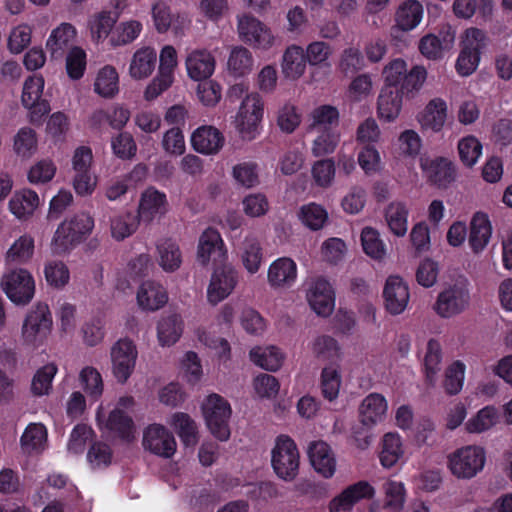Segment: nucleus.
<instances>
[{
	"instance_id": "obj_1",
	"label": "nucleus",
	"mask_w": 512,
	"mask_h": 512,
	"mask_svg": "<svg viewBox=\"0 0 512 512\" xmlns=\"http://www.w3.org/2000/svg\"><path fill=\"white\" fill-rule=\"evenodd\" d=\"M135 405L131 396L120 397L115 407L106 414L103 406L96 411V420L100 431L107 437L131 441L135 438V425L131 417Z\"/></svg>"
},
{
	"instance_id": "obj_2",
	"label": "nucleus",
	"mask_w": 512,
	"mask_h": 512,
	"mask_svg": "<svg viewBox=\"0 0 512 512\" xmlns=\"http://www.w3.org/2000/svg\"><path fill=\"white\" fill-rule=\"evenodd\" d=\"M94 228L93 217L86 212H80L66 218L57 227L51 241L53 253L61 255L69 252L83 242Z\"/></svg>"
},
{
	"instance_id": "obj_3",
	"label": "nucleus",
	"mask_w": 512,
	"mask_h": 512,
	"mask_svg": "<svg viewBox=\"0 0 512 512\" xmlns=\"http://www.w3.org/2000/svg\"><path fill=\"white\" fill-rule=\"evenodd\" d=\"M264 101L258 92H250L242 99L233 118V125L244 141L255 140L262 131Z\"/></svg>"
},
{
	"instance_id": "obj_4",
	"label": "nucleus",
	"mask_w": 512,
	"mask_h": 512,
	"mask_svg": "<svg viewBox=\"0 0 512 512\" xmlns=\"http://www.w3.org/2000/svg\"><path fill=\"white\" fill-rule=\"evenodd\" d=\"M53 330V317L47 303L37 302L26 313L21 327L24 344L39 348L46 343Z\"/></svg>"
},
{
	"instance_id": "obj_5",
	"label": "nucleus",
	"mask_w": 512,
	"mask_h": 512,
	"mask_svg": "<svg viewBox=\"0 0 512 512\" xmlns=\"http://www.w3.org/2000/svg\"><path fill=\"white\" fill-rule=\"evenodd\" d=\"M385 87L397 88L406 95L418 92L427 78V71L416 65L408 71L407 63L400 58L390 61L383 69Z\"/></svg>"
},
{
	"instance_id": "obj_6",
	"label": "nucleus",
	"mask_w": 512,
	"mask_h": 512,
	"mask_svg": "<svg viewBox=\"0 0 512 512\" xmlns=\"http://www.w3.org/2000/svg\"><path fill=\"white\" fill-rule=\"evenodd\" d=\"M271 466L276 476L293 481L300 466V453L295 441L287 435H279L271 449Z\"/></svg>"
},
{
	"instance_id": "obj_7",
	"label": "nucleus",
	"mask_w": 512,
	"mask_h": 512,
	"mask_svg": "<svg viewBox=\"0 0 512 512\" xmlns=\"http://www.w3.org/2000/svg\"><path fill=\"white\" fill-rule=\"evenodd\" d=\"M201 408L211 434L220 441H227L231 435L229 421L232 408L229 402L221 395L213 393L205 398Z\"/></svg>"
},
{
	"instance_id": "obj_8",
	"label": "nucleus",
	"mask_w": 512,
	"mask_h": 512,
	"mask_svg": "<svg viewBox=\"0 0 512 512\" xmlns=\"http://www.w3.org/2000/svg\"><path fill=\"white\" fill-rule=\"evenodd\" d=\"M486 463V451L479 445L456 449L447 458V467L458 479H471L481 472Z\"/></svg>"
},
{
	"instance_id": "obj_9",
	"label": "nucleus",
	"mask_w": 512,
	"mask_h": 512,
	"mask_svg": "<svg viewBox=\"0 0 512 512\" xmlns=\"http://www.w3.org/2000/svg\"><path fill=\"white\" fill-rule=\"evenodd\" d=\"M470 293L466 279L447 285L433 304L434 312L441 318L449 319L463 313L469 306Z\"/></svg>"
},
{
	"instance_id": "obj_10",
	"label": "nucleus",
	"mask_w": 512,
	"mask_h": 512,
	"mask_svg": "<svg viewBox=\"0 0 512 512\" xmlns=\"http://www.w3.org/2000/svg\"><path fill=\"white\" fill-rule=\"evenodd\" d=\"M0 286L7 298L18 306L29 304L35 295L34 277L24 268H15L4 273Z\"/></svg>"
},
{
	"instance_id": "obj_11",
	"label": "nucleus",
	"mask_w": 512,
	"mask_h": 512,
	"mask_svg": "<svg viewBox=\"0 0 512 512\" xmlns=\"http://www.w3.org/2000/svg\"><path fill=\"white\" fill-rule=\"evenodd\" d=\"M138 349L133 340L120 338L110 348L111 373L119 384H125L135 371Z\"/></svg>"
},
{
	"instance_id": "obj_12",
	"label": "nucleus",
	"mask_w": 512,
	"mask_h": 512,
	"mask_svg": "<svg viewBox=\"0 0 512 512\" xmlns=\"http://www.w3.org/2000/svg\"><path fill=\"white\" fill-rule=\"evenodd\" d=\"M159 62L157 75L144 91V98L147 101L156 99L173 84L178 66L176 49L172 45H165L160 51Z\"/></svg>"
},
{
	"instance_id": "obj_13",
	"label": "nucleus",
	"mask_w": 512,
	"mask_h": 512,
	"mask_svg": "<svg viewBox=\"0 0 512 512\" xmlns=\"http://www.w3.org/2000/svg\"><path fill=\"white\" fill-rule=\"evenodd\" d=\"M237 34L242 42L255 49L268 50L275 41L271 29L265 23L246 13L237 16Z\"/></svg>"
},
{
	"instance_id": "obj_14",
	"label": "nucleus",
	"mask_w": 512,
	"mask_h": 512,
	"mask_svg": "<svg viewBox=\"0 0 512 512\" xmlns=\"http://www.w3.org/2000/svg\"><path fill=\"white\" fill-rule=\"evenodd\" d=\"M306 300L319 316H329L335 307V293L330 282L321 276L311 277L305 282Z\"/></svg>"
},
{
	"instance_id": "obj_15",
	"label": "nucleus",
	"mask_w": 512,
	"mask_h": 512,
	"mask_svg": "<svg viewBox=\"0 0 512 512\" xmlns=\"http://www.w3.org/2000/svg\"><path fill=\"white\" fill-rule=\"evenodd\" d=\"M237 283L238 272L233 266L223 265L216 268L207 287L208 302L217 305L233 292Z\"/></svg>"
},
{
	"instance_id": "obj_16",
	"label": "nucleus",
	"mask_w": 512,
	"mask_h": 512,
	"mask_svg": "<svg viewBox=\"0 0 512 512\" xmlns=\"http://www.w3.org/2000/svg\"><path fill=\"white\" fill-rule=\"evenodd\" d=\"M150 14L158 33H166L171 29L175 35H180L190 23L185 15L173 14L165 0H154L151 3Z\"/></svg>"
},
{
	"instance_id": "obj_17",
	"label": "nucleus",
	"mask_w": 512,
	"mask_h": 512,
	"mask_svg": "<svg viewBox=\"0 0 512 512\" xmlns=\"http://www.w3.org/2000/svg\"><path fill=\"white\" fill-rule=\"evenodd\" d=\"M44 84V78L41 75H33L24 83L22 103L30 110V121L32 123L40 121L50 111L49 103L41 99Z\"/></svg>"
},
{
	"instance_id": "obj_18",
	"label": "nucleus",
	"mask_w": 512,
	"mask_h": 512,
	"mask_svg": "<svg viewBox=\"0 0 512 512\" xmlns=\"http://www.w3.org/2000/svg\"><path fill=\"white\" fill-rule=\"evenodd\" d=\"M226 259L227 249L218 230H204L198 241L197 261L202 265H208L223 263Z\"/></svg>"
},
{
	"instance_id": "obj_19",
	"label": "nucleus",
	"mask_w": 512,
	"mask_h": 512,
	"mask_svg": "<svg viewBox=\"0 0 512 512\" xmlns=\"http://www.w3.org/2000/svg\"><path fill=\"white\" fill-rule=\"evenodd\" d=\"M143 446L151 453L170 458L176 451V441L172 433L160 424L148 426L143 434Z\"/></svg>"
},
{
	"instance_id": "obj_20",
	"label": "nucleus",
	"mask_w": 512,
	"mask_h": 512,
	"mask_svg": "<svg viewBox=\"0 0 512 512\" xmlns=\"http://www.w3.org/2000/svg\"><path fill=\"white\" fill-rule=\"evenodd\" d=\"M385 309L391 315L402 314L410 300V292L407 283L399 276H389L383 288Z\"/></svg>"
},
{
	"instance_id": "obj_21",
	"label": "nucleus",
	"mask_w": 512,
	"mask_h": 512,
	"mask_svg": "<svg viewBox=\"0 0 512 512\" xmlns=\"http://www.w3.org/2000/svg\"><path fill=\"white\" fill-rule=\"evenodd\" d=\"M455 41V30L446 25L436 34L423 36L418 44L420 53L429 60H438L444 56L445 51L452 48Z\"/></svg>"
},
{
	"instance_id": "obj_22",
	"label": "nucleus",
	"mask_w": 512,
	"mask_h": 512,
	"mask_svg": "<svg viewBox=\"0 0 512 512\" xmlns=\"http://www.w3.org/2000/svg\"><path fill=\"white\" fill-rule=\"evenodd\" d=\"M168 210L166 194L154 187L145 189L140 196L137 216L140 221L150 223L163 216Z\"/></svg>"
},
{
	"instance_id": "obj_23",
	"label": "nucleus",
	"mask_w": 512,
	"mask_h": 512,
	"mask_svg": "<svg viewBox=\"0 0 512 512\" xmlns=\"http://www.w3.org/2000/svg\"><path fill=\"white\" fill-rule=\"evenodd\" d=\"M375 495V489L366 481H359L348 486L338 496L334 497L328 506L330 512H346L362 499H370Z\"/></svg>"
},
{
	"instance_id": "obj_24",
	"label": "nucleus",
	"mask_w": 512,
	"mask_h": 512,
	"mask_svg": "<svg viewBox=\"0 0 512 512\" xmlns=\"http://www.w3.org/2000/svg\"><path fill=\"white\" fill-rule=\"evenodd\" d=\"M308 457L314 470L329 479L336 472L337 461L332 448L324 441H314L308 446Z\"/></svg>"
},
{
	"instance_id": "obj_25",
	"label": "nucleus",
	"mask_w": 512,
	"mask_h": 512,
	"mask_svg": "<svg viewBox=\"0 0 512 512\" xmlns=\"http://www.w3.org/2000/svg\"><path fill=\"white\" fill-rule=\"evenodd\" d=\"M185 66L190 79L202 81L214 73L215 58L206 49H194L187 54Z\"/></svg>"
},
{
	"instance_id": "obj_26",
	"label": "nucleus",
	"mask_w": 512,
	"mask_h": 512,
	"mask_svg": "<svg viewBox=\"0 0 512 512\" xmlns=\"http://www.w3.org/2000/svg\"><path fill=\"white\" fill-rule=\"evenodd\" d=\"M76 37L77 30L71 23L63 22L54 28L45 43L51 59H61L68 47L74 43Z\"/></svg>"
},
{
	"instance_id": "obj_27",
	"label": "nucleus",
	"mask_w": 512,
	"mask_h": 512,
	"mask_svg": "<svg viewBox=\"0 0 512 512\" xmlns=\"http://www.w3.org/2000/svg\"><path fill=\"white\" fill-rule=\"evenodd\" d=\"M118 21V15L109 10H101L92 14L87 22L91 41L100 45L109 41Z\"/></svg>"
},
{
	"instance_id": "obj_28",
	"label": "nucleus",
	"mask_w": 512,
	"mask_h": 512,
	"mask_svg": "<svg viewBox=\"0 0 512 512\" xmlns=\"http://www.w3.org/2000/svg\"><path fill=\"white\" fill-rule=\"evenodd\" d=\"M448 116V106L444 99H431L424 109L418 113L417 121L423 129L440 132L445 126Z\"/></svg>"
},
{
	"instance_id": "obj_29",
	"label": "nucleus",
	"mask_w": 512,
	"mask_h": 512,
	"mask_svg": "<svg viewBox=\"0 0 512 512\" xmlns=\"http://www.w3.org/2000/svg\"><path fill=\"white\" fill-rule=\"evenodd\" d=\"M184 320L178 313L163 314L156 325L157 341L161 347H171L181 338Z\"/></svg>"
},
{
	"instance_id": "obj_30",
	"label": "nucleus",
	"mask_w": 512,
	"mask_h": 512,
	"mask_svg": "<svg viewBox=\"0 0 512 512\" xmlns=\"http://www.w3.org/2000/svg\"><path fill=\"white\" fill-rule=\"evenodd\" d=\"M297 279V265L288 257H281L273 261L267 273V280L273 288H289Z\"/></svg>"
},
{
	"instance_id": "obj_31",
	"label": "nucleus",
	"mask_w": 512,
	"mask_h": 512,
	"mask_svg": "<svg viewBox=\"0 0 512 512\" xmlns=\"http://www.w3.org/2000/svg\"><path fill=\"white\" fill-rule=\"evenodd\" d=\"M157 62V52L151 46L138 48L129 61L128 74L134 80H144L152 75Z\"/></svg>"
},
{
	"instance_id": "obj_32",
	"label": "nucleus",
	"mask_w": 512,
	"mask_h": 512,
	"mask_svg": "<svg viewBox=\"0 0 512 512\" xmlns=\"http://www.w3.org/2000/svg\"><path fill=\"white\" fill-rule=\"evenodd\" d=\"M387 411L386 398L379 393H370L359 406V418L363 425L372 427L385 419Z\"/></svg>"
},
{
	"instance_id": "obj_33",
	"label": "nucleus",
	"mask_w": 512,
	"mask_h": 512,
	"mask_svg": "<svg viewBox=\"0 0 512 512\" xmlns=\"http://www.w3.org/2000/svg\"><path fill=\"white\" fill-rule=\"evenodd\" d=\"M191 144L194 150L199 153L216 154L224 144V137L217 128L205 125L197 128L192 133Z\"/></svg>"
},
{
	"instance_id": "obj_34",
	"label": "nucleus",
	"mask_w": 512,
	"mask_h": 512,
	"mask_svg": "<svg viewBox=\"0 0 512 512\" xmlns=\"http://www.w3.org/2000/svg\"><path fill=\"white\" fill-rule=\"evenodd\" d=\"M406 92L397 88L383 87L377 101V115L385 122L395 121L402 109V97Z\"/></svg>"
},
{
	"instance_id": "obj_35",
	"label": "nucleus",
	"mask_w": 512,
	"mask_h": 512,
	"mask_svg": "<svg viewBox=\"0 0 512 512\" xmlns=\"http://www.w3.org/2000/svg\"><path fill=\"white\" fill-rule=\"evenodd\" d=\"M492 236V226L488 215L477 212L470 222L468 243L474 253L482 252Z\"/></svg>"
},
{
	"instance_id": "obj_36",
	"label": "nucleus",
	"mask_w": 512,
	"mask_h": 512,
	"mask_svg": "<svg viewBox=\"0 0 512 512\" xmlns=\"http://www.w3.org/2000/svg\"><path fill=\"white\" fill-rule=\"evenodd\" d=\"M38 194L30 189L16 191L8 202L10 213L18 220H25L33 215L39 206Z\"/></svg>"
},
{
	"instance_id": "obj_37",
	"label": "nucleus",
	"mask_w": 512,
	"mask_h": 512,
	"mask_svg": "<svg viewBox=\"0 0 512 512\" xmlns=\"http://www.w3.org/2000/svg\"><path fill=\"white\" fill-rule=\"evenodd\" d=\"M140 224L137 214L132 211H118L109 219L111 237L116 241H123L133 235Z\"/></svg>"
},
{
	"instance_id": "obj_38",
	"label": "nucleus",
	"mask_w": 512,
	"mask_h": 512,
	"mask_svg": "<svg viewBox=\"0 0 512 512\" xmlns=\"http://www.w3.org/2000/svg\"><path fill=\"white\" fill-rule=\"evenodd\" d=\"M94 92L102 98L111 99L119 93V74L112 65H104L96 72Z\"/></svg>"
},
{
	"instance_id": "obj_39",
	"label": "nucleus",
	"mask_w": 512,
	"mask_h": 512,
	"mask_svg": "<svg viewBox=\"0 0 512 512\" xmlns=\"http://www.w3.org/2000/svg\"><path fill=\"white\" fill-rule=\"evenodd\" d=\"M165 289L158 283L147 281L142 283L137 292V303L146 311L160 309L167 302Z\"/></svg>"
},
{
	"instance_id": "obj_40",
	"label": "nucleus",
	"mask_w": 512,
	"mask_h": 512,
	"mask_svg": "<svg viewBox=\"0 0 512 512\" xmlns=\"http://www.w3.org/2000/svg\"><path fill=\"white\" fill-rule=\"evenodd\" d=\"M306 64L304 49L298 45H291L282 56V73L287 79L297 80L305 73Z\"/></svg>"
},
{
	"instance_id": "obj_41",
	"label": "nucleus",
	"mask_w": 512,
	"mask_h": 512,
	"mask_svg": "<svg viewBox=\"0 0 512 512\" xmlns=\"http://www.w3.org/2000/svg\"><path fill=\"white\" fill-rule=\"evenodd\" d=\"M423 14L424 9L419 1L407 0L396 11V27L401 31H411L420 24Z\"/></svg>"
},
{
	"instance_id": "obj_42",
	"label": "nucleus",
	"mask_w": 512,
	"mask_h": 512,
	"mask_svg": "<svg viewBox=\"0 0 512 512\" xmlns=\"http://www.w3.org/2000/svg\"><path fill=\"white\" fill-rule=\"evenodd\" d=\"M254 68V57L249 49L234 46L227 60V70L235 78L249 75Z\"/></svg>"
},
{
	"instance_id": "obj_43",
	"label": "nucleus",
	"mask_w": 512,
	"mask_h": 512,
	"mask_svg": "<svg viewBox=\"0 0 512 512\" xmlns=\"http://www.w3.org/2000/svg\"><path fill=\"white\" fill-rule=\"evenodd\" d=\"M35 239L32 235L24 233L16 238L5 253V260L9 263L26 264L34 256Z\"/></svg>"
},
{
	"instance_id": "obj_44",
	"label": "nucleus",
	"mask_w": 512,
	"mask_h": 512,
	"mask_svg": "<svg viewBox=\"0 0 512 512\" xmlns=\"http://www.w3.org/2000/svg\"><path fill=\"white\" fill-rule=\"evenodd\" d=\"M409 210L404 202L394 201L385 208V221L389 230L397 237H403L408 230Z\"/></svg>"
},
{
	"instance_id": "obj_45",
	"label": "nucleus",
	"mask_w": 512,
	"mask_h": 512,
	"mask_svg": "<svg viewBox=\"0 0 512 512\" xmlns=\"http://www.w3.org/2000/svg\"><path fill=\"white\" fill-rule=\"evenodd\" d=\"M314 132L316 135L311 142V154L316 158L333 154L341 140L340 132L337 129H321Z\"/></svg>"
},
{
	"instance_id": "obj_46",
	"label": "nucleus",
	"mask_w": 512,
	"mask_h": 512,
	"mask_svg": "<svg viewBox=\"0 0 512 512\" xmlns=\"http://www.w3.org/2000/svg\"><path fill=\"white\" fill-rule=\"evenodd\" d=\"M442 358L443 353L440 343L435 339H430L427 342L423 357V370L426 381L430 385H434L437 381L438 374L441 371Z\"/></svg>"
},
{
	"instance_id": "obj_47",
	"label": "nucleus",
	"mask_w": 512,
	"mask_h": 512,
	"mask_svg": "<svg viewBox=\"0 0 512 512\" xmlns=\"http://www.w3.org/2000/svg\"><path fill=\"white\" fill-rule=\"evenodd\" d=\"M422 167L428 179L439 187H446L454 180L455 171L452 163L446 159L439 158L425 162Z\"/></svg>"
},
{
	"instance_id": "obj_48",
	"label": "nucleus",
	"mask_w": 512,
	"mask_h": 512,
	"mask_svg": "<svg viewBox=\"0 0 512 512\" xmlns=\"http://www.w3.org/2000/svg\"><path fill=\"white\" fill-rule=\"evenodd\" d=\"M404 445L402 438L397 433H386L382 439V450L380 452V463L384 468L393 467L404 456Z\"/></svg>"
},
{
	"instance_id": "obj_49",
	"label": "nucleus",
	"mask_w": 512,
	"mask_h": 512,
	"mask_svg": "<svg viewBox=\"0 0 512 512\" xmlns=\"http://www.w3.org/2000/svg\"><path fill=\"white\" fill-rule=\"evenodd\" d=\"M241 262L249 274L259 271L263 259L262 249L258 239L252 235L244 238L240 247Z\"/></svg>"
},
{
	"instance_id": "obj_50",
	"label": "nucleus",
	"mask_w": 512,
	"mask_h": 512,
	"mask_svg": "<svg viewBox=\"0 0 512 512\" xmlns=\"http://www.w3.org/2000/svg\"><path fill=\"white\" fill-rule=\"evenodd\" d=\"M169 424L186 446L196 445L198 442V427L188 414L183 412L174 413L169 420Z\"/></svg>"
},
{
	"instance_id": "obj_51",
	"label": "nucleus",
	"mask_w": 512,
	"mask_h": 512,
	"mask_svg": "<svg viewBox=\"0 0 512 512\" xmlns=\"http://www.w3.org/2000/svg\"><path fill=\"white\" fill-rule=\"evenodd\" d=\"M38 148L36 132L30 127H22L13 137V151L17 157L28 160Z\"/></svg>"
},
{
	"instance_id": "obj_52",
	"label": "nucleus",
	"mask_w": 512,
	"mask_h": 512,
	"mask_svg": "<svg viewBox=\"0 0 512 512\" xmlns=\"http://www.w3.org/2000/svg\"><path fill=\"white\" fill-rule=\"evenodd\" d=\"M22 449L27 453H39L47 444V429L41 423L29 424L21 436Z\"/></svg>"
},
{
	"instance_id": "obj_53",
	"label": "nucleus",
	"mask_w": 512,
	"mask_h": 512,
	"mask_svg": "<svg viewBox=\"0 0 512 512\" xmlns=\"http://www.w3.org/2000/svg\"><path fill=\"white\" fill-rule=\"evenodd\" d=\"M310 349L313 355L319 360L331 362L341 360V348L338 342L331 336L320 335L315 337L310 343Z\"/></svg>"
},
{
	"instance_id": "obj_54",
	"label": "nucleus",
	"mask_w": 512,
	"mask_h": 512,
	"mask_svg": "<svg viewBox=\"0 0 512 512\" xmlns=\"http://www.w3.org/2000/svg\"><path fill=\"white\" fill-rule=\"evenodd\" d=\"M251 361L267 371L278 370L283 363V353L274 346L255 347L250 351Z\"/></svg>"
},
{
	"instance_id": "obj_55",
	"label": "nucleus",
	"mask_w": 512,
	"mask_h": 512,
	"mask_svg": "<svg viewBox=\"0 0 512 512\" xmlns=\"http://www.w3.org/2000/svg\"><path fill=\"white\" fill-rule=\"evenodd\" d=\"M79 382L87 396L97 401L104 392V381L101 373L94 366H84L79 372Z\"/></svg>"
},
{
	"instance_id": "obj_56",
	"label": "nucleus",
	"mask_w": 512,
	"mask_h": 512,
	"mask_svg": "<svg viewBox=\"0 0 512 512\" xmlns=\"http://www.w3.org/2000/svg\"><path fill=\"white\" fill-rule=\"evenodd\" d=\"M339 124V111L332 105H320L310 113L309 131L336 129Z\"/></svg>"
},
{
	"instance_id": "obj_57",
	"label": "nucleus",
	"mask_w": 512,
	"mask_h": 512,
	"mask_svg": "<svg viewBox=\"0 0 512 512\" xmlns=\"http://www.w3.org/2000/svg\"><path fill=\"white\" fill-rule=\"evenodd\" d=\"M143 25L138 20H127L120 22L109 38L112 47L125 46L135 41L141 34Z\"/></svg>"
},
{
	"instance_id": "obj_58",
	"label": "nucleus",
	"mask_w": 512,
	"mask_h": 512,
	"mask_svg": "<svg viewBox=\"0 0 512 512\" xmlns=\"http://www.w3.org/2000/svg\"><path fill=\"white\" fill-rule=\"evenodd\" d=\"M498 421V410L494 406H485L469 418L465 428L469 433L480 434L493 428Z\"/></svg>"
},
{
	"instance_id": "obj_59",
	"label": "nucleus",
	"mask_w": 512,
	"mask_h": 512,
	"mask_svg": "<svg viewBox=\"0 0 512 512\" xmlns=\"http://www.w3.org/2000/svg\"><path fill=\"white\" fill-rule=\"evenodd\" d=\"M158 263L166 272L177 270L182 263L179 246L172 240L166 239L157 245Z\"/></svg>"
},
{
	"instance_id": "obj_60",
	"label": "nucleus",
	"mask_w": 512,
	"mask_h": 512,
	"mask_svg": "<svg viewBox=\"0 0 512 512\" xmlns=\"http://www.w3.org/2000/svg\"><path fill=\"white\" fill-rule=\"evenodd\" d=\"M384 508L389 512H401L406 502V489L403 482L388 480L383 486Z\"/></svg>"
},
{
	"instance_id": "obj_61",
	"label": "nucleus",
	"mask_w": 512,
	"mask_h": 512,
	"mask_svg": "<svg viewBox=\"0 0 512 512\" xmlns=\"http://www.w3.org/2000/svg\"><path fill=\"white\" fill-rule=\"evenodd\" d=\"M65 68L71 80L81 79L87 68V54L80 46H72L66 53Z\"/></svg>"
},
{
	"instance_id": "obj_62",
	"label": "nucleus",
	"mask_w": 512,
	"mask_h": 512,
	"mask_svg": "<svg viewBox=\"0 0 512 512\" xmlns=\"http://www.w3.org/2000/svg\"><path fill=\"white\" fill-rule=\"evenodd\" d=\"M341 382L339 367L335 364L325 366L321 372V391L324 398L335 400L339 395Z\"/></svg>"
},
{
	"instance_id": "obj_63",
	"label": "nucleus",
	"mask_w": 512,
	"mask_h": 512,
	"mask_svg": "<svg viewBox=\"0 0 512 512\" xmlns=\"http://www.w3.org/2000/svg\"><path fill=\"white\" fill-rule=\"evenodd\" d=\"M58 372L55 363H48L39 368L31 382V391L36 396L48 395L52 389V382Z\"/></svg>"
},
{
	"instance_id": "obj_64",
	"label": "nucleus",
	"mask_w": 512,
	"mask_h": 512,
	"mask_svg": "<svg viewBox=\"0 0 512 512\" xmlns=\"http://www.w3.org/2000/svg\"><path fill=\"white\" fill-rule=\"evenodd\" d=\"M298 217L302 224L309 229L319 230L328 220V213L320 204L311 202L300 208Z\"/></svg>"
}]
</instances>
